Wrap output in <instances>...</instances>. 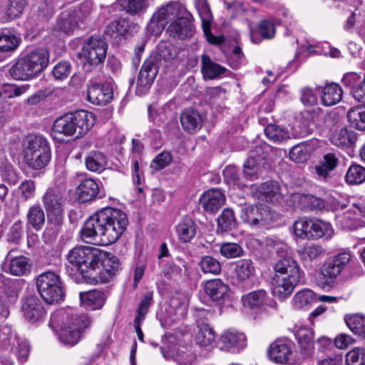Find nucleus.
<instances>
[{"instance_id":"1","label":"nucleus","mask_w":365,"mask_h":365,"mask_svg":"<svg viewBox=\"0 0 365 365\" xmlns=\"http://www.w3.org/2000/svg\"><path fill=\"white\" fill-rule=\"evenodd\" d=\"M128 220L122 210L105 207L91 216L83 224L81 238L86 243L96 244L97 239L105 244H112L126 230Z\"/></svg>"},{"instance_id":"2","label":"nucleus","mask_w":365,"mask_h":365,"mask_svg":"<svg viewBox=\"0 0 365 365\" xmlns=\"http://www.w3.org/2000/svg\"><path fill=\"white\" fill-rule=\"evenodd\" d=\"M90 323L86 314H80L68 309L53 312L49 326L57 332L58 339L63 344L73 346L80 341L83 331L89 327Z\"/></svg>"},{"instance_id":"3","label":"nucleus","mask_w":365,"mask_h":365,"mask_svg":"<svg viewBox=\"0 0 365 365\" xmlns=\"http://www.w3.org/2000/svg\"><path fill=\"white\" fill-rule=\"evenodd\" d=\"M274 270V274L271 280L272 293L279 299L289 297L304 275L297 261L292 257L278 260Z\"/></svg>"},{"instance_id":"4","label":"nucleus","mask_w":365,"mask_h":365,"mask_svg":"<svg viewBox=\"0 0 365 365\" xmlns=\"http://www.w3.org/2000/svg\"><path fill=\"white\" fill-rule=\"evenodd\" d=\"M48 61L47 49L36 48L20 58L10 68V74L16 80L27 81L35 78L44 70Z\"/></svg>"},{"instance_id":"5","label":"nucleus","mask_w":365,"mask_h":365,"mask_svg":"<svg viewBox=\"0 0 365 365\" xmlns=\"http://www.w3.org/2000/svg\"><path fill=\"white\" fill-rule=\"evenodd\" d=\"M95 124L92 113L81 110L58 118L53 123V131L66 136L81 138Z\"/></svg>"},{"instance_id":"6","label":"nucleus","mask_w":365,"mask_h":365,"mask_svg":"<svg viewBox=\"0 0 365 365\" xmlns=\"http://www.w3.org/2000/svg\"><path fill=\"white\" fill-rule=\"evenodd\" d=\"M24 153L26 163L35 170L43 168L51 160L50 147L46 139L41 135H29Z\"/></svg>"},{"instance_id":"7","label":"nucleus","mask_w":365,"mask_h":365,"mask_svg":"<svg viewBox=\"0 0 365 365\" xmlns=\"http://www.w3.org/2000/svg\"><path fill=\"white\" fill-rule=\"evenodd\" d=\"M240 217L248 226L255 229H268L279 217V215L268 206L258 203L241 208Z\"/></svg>"},{"instance_id":"8","label":"nucleus","mask_w":365,"mask_h":365,"mask_svg":"<svg viewBox=\"0 0 365 365\" xmlns=\"http://www.w3.org/2000/svg\"><path fill=\"white\" fill-rule=\"evenodd\" d=\"M105 255L98 249L80 246L73 248L67 255L69 263L76 267L82 272L96 270L103 264Z\"/></svg>"},{"instance_id":"9","label":"nucleus","mask_w":365,"mask_h":365,"mask_svg":"<svg viewBox=\"0 0 365 365\" xmlns=\"http://www.w3.org/2000/svg\"><path fill=\"white\" fill-rule=\"evenodd\" d=\"M185 14H187V11L181 4L170 1L153 14L147 26L148 31L154 36H158L169 21L173 22Z\"/></svg>"},{"instance_id":"10","label":"nucleus","mask_w":365,"mask_h":365,"mask_svg":"<svg viewBox=\"0 0 365 365\" xmlns=\"http://www.w3.org/2000/svg\"><path fill=\"white\" fill-rule=\"evenodd\" d=\"M36 286L41 297L48 304L57 303L63 299V288L58 274L45 272L36 278Z\"/></svg>"},{"instance_id":"11","label":"nucleus","mask_w":365,"mask_h":365,"mask_svg":"<svg viewBox=\"0 0 365 365\" xmlns=\"http://www.w3.org/2000/svg\"><path fill=\"white\" fill-rule=\"evenodd\" d=\"M107 49V43L103 39L92 36L85 41L78 56L83 60L84 68L89 71L104 61Z\"/></svg>"},{"instance_id":"12","label":"nucleus","mask_w":365,"mask_h":365,"mask_svg":"<svg viewBox=\"0 0 365 365\" xmlns=\"http://www.w3.org/2000/svg\"><path fill=\"white\" fill-rule=\"evenodd\" d=\"M43 207L48 220L54 229L58 230L63 223V194L56 187L48 188L42 197Z\"/></svg>"},{"instance_id":"13","label":"nucleus","mask_w":365,"mask_h":365,"mask_svg":"<svg viewBox=\"0 0 365 365\" xmlns=\"http://www.w3.org/2000/svg\"><path fill=\"white\" fill-rule=\"evenodd\" d=\"M85 5L69 9L62 12L58 17L56 29L61 31L65 34H69L77 28L78 23L83 21L88 15V10L84 9Z\"/></svg>"},{"instance_id":"14","label":"nucleus","mask_w":365,"mask_h":365,"mask_svg":"<svg viewBox=\"0 0 365 365\" xmlns=\"http://www.w3.org/2000/svg\"><path fill=\"white\" fill-rule=\"evenodd\" d=\"M158 68L153 58H149L144 62L137 80L138 95H143L149 90L158 73Z\"/></svg>"},{"instance_id":"15","label":"nucleus","mask_w":365,"mask_h":365,"mask_svg":"<svg viewBox=\"0 0 365 365\" xmlns=\"http://www.w3.org/2000/svg\"><path fill=\"white\" fill-rule=\"evenodd\" d=\"M284 198L290 205L301 209L322 210L326 207V203L323 200L311 195L294 192L289 197L286 195Z\"/></svg>"},{"instance_id":"16","label":"nucleus","mask_w":365,"mask_h":365,"mask_svg":"<svg viewBox=\"0 0 365 365\" xmlns=\"http://www.w3.org/2000/svg\"><path fill=\"white\" fill-rule=\"evenodd\" d=\"M292 354V343L285 339H277L270 344L268 350L269 359L277 364L287 362L290 359Z\"/></svg>"},{"instance_id":"17","label":"nucleus","mask_w":365,"mask_h":365,"mask_svg":"<svg viewBox=\"0 0 365 365\" xmlns=\"http://www.w3.org/2000/svg\"><path fill=\"white\" fill-rule=\"evenodd\" d=\"M287 187L276 181L262 183L257 188L258 198L270 202H279L286 197Z\"/></svg>"},{"instance_id":"18","label":"nucleus","mask_w":365,"mask_h":365,"mask_svg":"<svg viewBox=\"0 0 365 365\" xmlns=\"http://www.w3.org/2000/svg\"><path fill=\"white\" fill-rule=\"evenodd\" d=\"M138 30V26L128 19H122L108 25L106 34L110 38H127Z\"/></svg>"},{"instance_id":"19","label":"nucleus","mask_w":365,"mask_h":365,"mask_svg":"<svg viewBox=\"0 0 365 365\" xmlns=\"http://www.w3.org/2000/svg\"><path fill=\"white\" fill-rule=\"evenodd\" d=\"M3 269L5 272L14 276H26L31 272V264L29 258L25 256L20 255L15 257L7 256Z\"/></svg>"},{"instance_id":"20","label":"nucleus","mask_w":365,"mask_h":365,"mask_svg":"<svg viewBox=\"0 0 365 365\" xmlns=\"http://www.w3.org/2000/svg\"><path fill=\"white\" fill-rule=\"evenodd\" d=\"M225 202V196L218 189H210L204 192L200 199V205L208 212H215Z\"/></svg>"},{"instance_id":"21","label":"nucleus","mask_w":365,"mask_h":365,"mask_svg":"<svg viewBox=\"0 0 365 365\" xmlns=\"http://www.w3.org/2000/svg\"><path fill=\"white\" fill-rule=\"evenodd\" d=\"M21 310L25 318L31 322L41 320L46 314L41 301L33 296L24 301Z\"/></svg>"},{"instance_id":"22","label":"nucleus","mask_w":365,"mask_h":365,"mask_svg":"<svg viewBox=\"0 0 365 365\" xmlns=\"http://www.w3.org/2000/svg\"><path fill=\"white\" fill-rule=\"evenodd\" d=\"M113 98V90L107 84H94L88 88L87 99L96 105H106Z\"/></svg>"},{"instance_id":"23","label":"nucleus","mask_w":365,"mask_h":365,"mask_svg":"<svg viewBox=\"0 0 365 365\" xmlns=\"http://www.w3.org/2000/svg\"><path fill=\"white\" fill-rule=\"evenodd\" d=\"M255 267L250 259H239L235 263V277L239 284H244L255 277Z\"/></svg>"},{"instance_id":"24","label":"nucleus","mask_w":365,"mask_h":365,"mask_svg":"<svg viewBox=\"0 0 365 365\" xmlns=\"http://www.w3.org/2000/svg\"><path fill=\"white\" fill-rule=\"evenodd\" d=\"M187 16V14L171 22L167 30L170 36L180 39L192 36V26Z\"/></svg>"},{"instance_id":"25","label":"nucleus","mask_w":365,"mask_h":365,"mask_svg":"<svg viewBox=\"0 0 365 365\" xmlns=\"http://www.w3.org/2000/svg\"><path fill=\"white\" fill-rule=\"evenodd\" d=\"M195 7L202 20V25L205 34L209 42L216 43V37L210 32V23L212 15L207 0H195Z\"/></svg>"},{"instance_id":"26","label":"nucleus","mask_w":365,"mask_h":365,"mask_svg":"<svg viewBox=\"0 0 365 365\" xmlns=\"http://www.w3.org/2000/svg\"><path fill=\"white\" fill-rule=\"evenodd\" d=\"M351 255L349 252H343L335 256L333 260L329 262L322 270V274L330 279L336 277L344 267L350 262Z\"/></svg>"},{"instance_id":"27","label":"nucleus","mask_w":365,"mask_h":365,"mask_svg":"<svg viewBox=\"0 0 365 365\" xmlns=\"http://www.w3.org/2000/svg\"><path fill=\"white\" fill-rule=\"evenodd\" d=\"M205 291L213 301L220 302L228 296L230 287L222 280L215 279L205 283Z\"/></svg>"},{"instance_id":"28","label":"nucleus","mask_w":365,"mask_h":365,"mask_svg":"<svg viewBox=\"0 0 365 365\" xmlns=\"http://www.w3.org/2000/svg\"><path fill=\"white\" fill-rule=\"evenodd\" d=\"M321 88V101L325 106L337 104L342 98L343 91L337 83H329Z\"/></svg>"},{"instance_id":"29","label":"nucleus","mask_w":365,"mask_h":365,"mask_svg":"<svg viewBox=\"0 0 365 365\" xmlns=\"http://www.w3.org/2000/svg\"><path fill=\"white\" fill-rule=\"evenodd\" d=\"M180 122L184 130L190 133L199 130L202 124L200 115L192 108H187L182 112Z\"/></svg>"},{"instance_id":"30","label":"nucleus","mask_w":365,"mask_h":365,"mask_svg":"<svg viewBox=\"0 0 365 365\" xmlns=\"http://www.w3.org/2000/svg\"><path fill=\"white\" fill-rule=\"evenodd\" d=\"M76 193L81 202H89L97 197L99 193V187L94 180L84 179L77 187Z\"/></svg>"},{"instance_id":"31","label":"nucleus","mask_w":365,"mask_h":365,"mask_svg":"<svg viewBox=\"0 0 365 365\" xmlns=\"http://www.w3.org/2000/svg\"><path fill=\"white\" fill-rule=\"evenodd\" d=\"M79 297L81 304L91 310L101 309L106 300L103 292L96 289L81 292Z\"/></svg>"},{"instance_id":"32","label":"nucleus","mask_w":365,"mask_h":365,"mask_svg":"<svg viewBox=\"0 0 365 365\" xmlns=\"http://www.w3.org/2000/svg\"><path fill=\"white\" fill-rule=\"evenodd\" d=\"M311 226L310 240H316L321 238L330 240L334 235L331 225L327 221L312 218Z\"/></svg>"},{"instance_id":"33","label":"nucleus","mask_w":365,"mask_h":365,"mask_svg":"<svg viewBox=\"0 0 365 365\" xmlns=\"http://www.w3.org/2000/svg\"><path fill=\"white\" fill-rule=\"evenodd\" d=\"M155 0H118L119 6L131 16L141 15L146 12Z\"/></svg>"},{"instance_id":"34","label":"nucleus","mask_w":365,"mask_h":365,"mask_svg":"<svg viewBox=\"0 0 365 365\" xmlns=\"http://www.w3.org/2000/svg\"><path fill=\"white\" fill-rule=\"evenodd\" d=\"M175 230L179 240L184 243L190 242L196 235L195 224L188 217H183L178 222Z\"/></svg>"},{"instance_id":"35","label":"nucleus","mask_w":365,"mask_h":365,"mask_svg":"<svg viewBox=\"0 0 365 365\" xmlns=\"http://www.w3.org/2000/svg\"><path fill=\"white\" fill-rule=\"evenodd\" d=\"M317 301L314 292L309 289L298 291L293 297L292 305L296 309H308L311 305Z\"/></svg>"},{"instance_id":"36","label":"nucleus","mask_w":365,"mask_h":365,"mask_svg":"<svg viewBox=\"0 0 365 365\" xmlns=\"http://www.w3.org/2000/svg\"><path fill=\"white\" fill-rule=\"evenodd\" d=\"M85 165L88 170L101 173L107 165V158L102 152L91 150L85 158Z\"/></svg>"},{"instance_id":"37","label":"nucleus","mask_w":365,"mask_h":365,"mask_svg":"<svg viewBox=\"0 0 365 365\" xmlns=\"http://www.w3.org/2000/svg\"><path fill=\"white\" fill-rule=\"evenodd\" d=\"M298 255L304 265H311V263L324 255V250L319 245H310L299 250Z\"/></svg>"},{"instance_id":"38","label":"nucleus","mask_w":365,"mask_h":365,"mask_svg":"<svg viewBox=\"0 0 365 365\" xmlns=\"http://www.w3.org/2000/svg\"><path fill=\"white\" fill-rule=\"evenodd\" d=\"M246 336L243 333L228 330L221 336V341L227 348L243 349L246 346Z\"/></svg>"},{"instance_id":"39","label":"nucleus","mask_w":365,"mask_h":365,"mask_svg":"<svg viewBox=\"0 0 365 365\" xmlns=\"http://www.w3.org/2000/svg\"><path fill=\"white\" fill-rule=\"evenodd\" d=\"M237 226L235 212L232 209L225 208L217 217V232H226Z\"/></svg>"},{"instance_id":"40","label":"nucleus","mask_w":365,"mask_h":365,"mask_svg":"<svg viewBox=\"0 0 365 365\" xmlns=\"http://www.w3.org/2000/svg\"><path fill=\"white\" fill-rule=\"evenodd\" d=\"M201 70L205 78L214 79L224 73L226 68L213 62L207 54H202Z\"/></svg>"},{"instance_id":"41","label":"nucleus","mask_w":365,"mask_h":365,"mask_svg":"<svg viewBox=\"0 0 365 365\" xmlns=\"http://www.w3.org/2000/svg\"><path fill=\"white\" fill-rule=\"evenodd\" d=\"M312 151V146L307 142H303L291 148L289 158L297 163H302L309 158Z\"/></svg>"},{"instance_id":"42","label":"nucleus","mask_w":365,"mask_h":365,"mask_svg":"<svg viewBox=\"0 0 365 365\" xmlns=\"http://www.w3.org/2000/svg\"><path fill=\"white\" fill-rule=\"evenodd\" d=\"M266 299L267 292L264 289L253 291L242 297L243 306L250 309L261 307Z\"/></svg>"},{"instance_id":"43","label":"nucleus","mask_w":365,"mask_h":365,"mask_svg":"<svg viewBox=\"0 0 365 365\" xmlns=\"http://www.w3.org/2000/svg\"><path fill=\"white\" fill-rule=\"evenodd\" d=\"M20 39L11 31L4 29L0 30V51H14L19 44Z\"/></svg>"},{"instance_id":"44","label":"nucleus","mask_w":365,"mask_h":365,"mask_svg":"<svg viewBox=\"0 0 365 365\" xmlns=\"http://www.w3.org/2000/svg\"><path fill=\"white\" fill-rule=\"evenodd\" d=\"M355 140L354 133L346 128L335 130L330 137L331 143L339 147L349 146L355 142Z\"/></svg>"},{"instance_id":"45","label":"nucleus","mask_w":365,"mask_h":365,"mask_svg":"<svg viewBox=\"0 0 365 365\" xmlns=\"http://www.w3.org/2000/svg\"><path fill=\"white\" fill-rule=\"evenodd\" d=\"M215 340V334L213 329L207 324L198 325V331L195 336L196 344L200 346H209Z\"/></svg>"},{"instance_id":"46","label":"nucleus","mask_w":365,"mask_h":365,"mask_svg":"<svg viewBox=\"0 0 365 365\" xmlns=\"http://www.w3.org/2000/svg\"><path fill=\"white\" fill-rule=\"evenodd\" d=\"M312 218L300 217L293 223L292 228L296 237L302 240H310Z\"/></svg>"},{"instance_id":"47","label":"nucleus","mask_w":365,"mask_h":365,"mask_svg":"<svg viewBox=\"0 0 365 365\" xmlns=\"http://www.w3.org/2000/svg\"><path fill=\"white\" fill-rule=\"evenodd\" d=\"M262 160L260 157L255 158L250 156L244 163V175L248 180H255L259 177L262 173L260 161Z\"/></svg>"},{"instance_id":"48","label":"nucleus","mask_w":365,"mask_h":365,"mask_svg":"<svg viewBox=\"0 0 365 365\" xmlns=\"http://www.w3.org/2000/svg\"><path fill=\"white\" fill-rule=\"evenodd\" d=\"M27 221L35 230H40L45 222V215L39 205L30 207L27 212Z\"/></svg>"},{"instance_id":"49","label":"nucleus","mask_w":365,"mask_h":365,"mask_svg":"<svg viewBox=\"0 0 365 365\" xmlns=\"http://www.w3.org/2000/svg\"><path fill=\"white\" fill-rule=\"evenodd\" d=\"M351 125L359 130H365V108L356 107L351 108L347 113Z\"/></svg>"},{"instance_id":"50","label":"nucleus","mask_w":365,"mask_h":365,"mask_svg":"<svg viewBox=\"0 0 365 365\" xmlns=\"http://www.w3.org/2000/svg\"><path fill=\"white\" fill-rule=\"evenodd\" d=\"M345 180L349 185H359L365 181V168L358 165H351L345 175Z\"/></svg>"},{"instance_id":"51","label":"nucleus","mask_w":365,"mask_h":365,"mask_svg":"<svg viewBox=\"0 0 365 365\" xmlns=\"http://www.w3.org/2000/svg\"><path fill=\"white\" fill-rule=\"evenodd\" d=\"M264 133L270 140L279 143L289 138L288 131L283 127L270 123L264 128Z\"/></svg>"},{"instance_id":"52","label":"nucleus","mask_w":365,"mask_h":365,"mask_svg":"<svg viewBox=\"0 0 365 365\" xmlns=\"http://www.w3.org/2000/svg\"><path fill=\"white\" fill-rule=\"evenodd\" d=\"M345 322L352 332L365 337V317L359 314L346 316Z\"/></svg>"},{"instance_id":"53","label":"nucleus","mask_w":365,"mask_h":365,"mask_svg":"<svg viewBox=\"0 0 365 365\" xmlns=\"http://www.w3.org/2000/svg\"><path fill=\"white\" fill-rule=\"evenodd\" d=\"M26 5V0H6L5 14L8 19L19 17L24 11Z\"/></svg>"},{"instance_id":"54","label":"nucleus","mask_w":365,"mask_h":365,"mask_svg":"<svg viewBox=\"0 0 365 365\" xmlns=\"http://www.w3.org/2000/svg\"><path fill=\"white\" fill-rule=\"evenodd\" d=\"M175 56V51L171 45L165 42H162L158 45L156 53L150 58H153L155 63L159 66L161 61L165 62L173 59Z\"/></svg>"},{"instance_id":"55","label":"nucleus","mask_w":365,"mask_h":365,"mask_svg":"<svg viewBox=\"0 0 365 365\" xmlns=\"http://www.w3.org/2000/svg\"><path fill=\"white\" fill-rule=\"evenodd\" d=\"M220 253L225 258L232 259L243 255V248L237 243L224 242L220 246Z\"/></svg>"},{"instance_id":"56","label":"nucleus","mask_w":365,"mask_h":365,"mask_svg":"<svg viewBox=\"0 0 365 365\" xmlns=\"http://www.w3.org/2000/svg\"><path fill=\"white\" fill-rule=\"evenodd\" d=\"M29 87L30 86L29 84L22 85L21 86L14 84H5L0 89V98L6 99L14 96H19L26 93Z\"/></svg>"},{"instance_id":"57","label":"nucleus","mask_w":365,"mask_h":365,"mask_svg":"<svg viewBox=\"0 0 365 365\" xmlns=\"http://www.w3.org/2000/svg\"><path fill=\"white\" fill-rule=\"evenodd\" d=\"M197 355L191 350V348L180 346L176 351L175 361L179 365H192Z\"/></svg>"},{"instance_id":"58","label":"nucleus","mask_w":365,"mask_h":365,"mask_svg":"<svg viewBox=\"0 0 365 365\" xmlns=\"http://www.w3.org/2000/svg\"><path fill=\"white\" fill-rule=\"evenodd\" d=\"M346 365H365V348L355 347L345 356Z\"/></svg>"},{"instance_id":"59","label":"nucleus","mask_w":365,"mask_h":365,"mask_svg":"<svg viewBox=\"0 0 365 365\" xmlns=\"http://www.w3.org/2000/svg\"><path fill=\"white\" fill-rule=\"evenodd\" d=\"M200 266L204 273L217 274L221 271L220 263L211 256L204 257L200 261Z\"/></svg>"},{"instance_id":"60","label":"nucleus","mask_w":365,"mask_h":365,"mask_svg":"<svg viewBox=\"0 0 365 365\" xmlns=\"http://www.w3.org/2000/svg\"><path fill=\"white\" fill-rule=\"evenodd\" d=\"M172 160L170 153L163 152L158 154L151 162L150 168L154 170H160L168 166Z\"/></svg>"},{"instance_id":"61","label":"nucleus","mask_w":365,"mask_h":365,"mask_svg":"<svg viewBox=\"0 0 365 365\" xmlns=\"http://www.w3.org/2000/svg\"><path fill=\"white\" fill-rule=\"evenodd\" d=\"M119 259L118 257L113 256L111 257L108 258L103 262L104 266H110V268H106L105 271L107 274V276H104L103 277H100V281L106 282L108 278L111 277L113 275L115 274L119 268Z\"/></svg>"},{"instance_id":"62","label":"nucleus","mask_w":365,"mask_h":365,"mask_svg":"<svg viewBox=\"0 0 365 365\" xmlns=\"http://www.w3.org/2000/svg\"><path fill=\"white\" fill-rule=\"evenodd\" d=\"M294 335L298 344L314 341L313 330L306 327H297Z\"/></svg>"},{"instance_id":"63","label":"nucleus","mask_w":365,"mask_h":365,"mask_svg":"<svg viewBox=\"0 0 365 365\" xmlns=\"http://www.w3.org/2000/svg\"><path fill=\"white\" fill-rule=\"evenodd\" d=\"M19 189L21 192V197L25 200H27L34 197L35 195V182L33 180H24L21 183Z\"/></svg>"},{"instance_id":"64","label":"nucleus","mask_w":365,"mask_h":365,"mask_svg":"<svg viewBox=\"0 0 365 365\" xmlns=\"http://www.w3.org/2000/svg\"><path fill=\"white\" fill-rule=\"evenodd\" d=\"M225 181L230 185H239V174L235 165H227L223 170Z\"/></svg>"}]
</instances>
